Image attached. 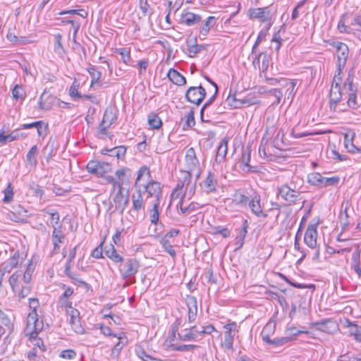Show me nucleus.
Segmentation results:
<instances>
[{
	"label": "nucleus",
	"instance_id": "18",
	"mask_svg": "<svg viewBox=\"0 0 361 361\" xmlns=\"http://www.w3.org/2000/svg\"><path fill=\"white\" fill-rule=\"evenodd\" d=\"M248 204L252 212L257 216L267 217V214L264 213L260 204V196L255 195L251 200H249Z\"/></svg>",
	"mask_w": 361,
	"mask_h": 361
},
{
	"label": "nucleus",
	"instance_id": "2",
	"mask_svg": "<svg viewBox=\"0 0 361 361\" xmlns=\"http://www.w3.org/2000/svg\"><path fill=\"white\" fill-rule=\"evenodd\" d=\"M300 194L301 192L295 185L291 186L287 183L279 188L277 193L278 196L290 204L295 203L300 199Z\"/></svg>",
	"mask_w": 361,
	"mask_h": 361
},
{
	"label": "nucleus",
	"instance_id": "39",
	"mask_svg": "<svg viewBox=\"0 0 361 361\" xmlns=\"http://www.w3.org/2000/svg\"><path fill=\"white\" fill-rule=\"evenodd\" d=\"M110 154H108L110 157H114L117 159L123 158L126 153V147L125 146L121 145L118 147H116L109 149Z\"/></svg>",
	"mask_w": 361,
	"mask_h": 361
},
{
	"label": "nucleus",
	"instance_id": "58",
	"mask_svg": "<svg viewBox=\"0 0 361 361\" xmlns=\"http://www.w3.org/2000/svg\"><path fill=\"white\" fill-rule=\"evenodd\" d=\"M42 124L38 125L36 128L37 130V134L39 137H44L47 134L48 130V124L44 123L42 121H39Z\"/></svg>",
	"mask_w": 361,
	"mask_h": 361
},
{
	"label": "nucleus",
	"instance_id": "54",
	"mask_svg": "<svg viewBox=\"0 0 361 361\" xmlns=\"http://www.w3.org/2000/svg\"><path fill=\"white\" fill-rule=\"evenodd\" d=\"M310 332L305 330H297L295 327H290L286 330V335L295 339V337L301 334H308Z\"/></svg>",
	"mask_w": 361,
	"mask_h": 361
},
{
	"label": "nucleus",
	"instance_id": "9",
	"mask_svg": "<svg viewBox=\"0 0 361 361\" xmlns=\"http://www.w3.org/2000/svg\"><path fill=\"white\" fill-rule=\"evenodd\" d=\"M331 45L336 49L337 66L345 67L349 55L348 45L341 42H334Z\"/></svg>",
	"mask_w": 361,
	"mask_h": 361
},
{
	"label": "nucleus",
	"instance_id": "25",
	"mask_svg": "<svg viewBox=\"0 0 361 361\" xmlns=\"http://www.w3.org/2000/svg\"><path fill=\"white\" fill-rule=\"evenodd\" d=\"M42 212L50 216V224L53 228L62 226L60 223V215L57 211L50 208H45L42 210Z\"/></svg>",
	"mask_w": 361,
	"mask_h": 361
},
{
	"label": "nucleus",
	"instance_id": "24",
	"mask_svg": "<svg viewBox=\"0 0 361 361\" xmlns=\"http://www.w3.org/2000/svg\"><path fill=\"white\" fill-rule=\"evenodd\" d=\"M284 82V87L286 88L285 95L288 99H290V102H292L296 93L295 86L297 85V80L286 79Z\"/></svg>",
	"mask_w": 361,
	"mask_h": 361
},
{
	"label": "nucleus",
	"instance_id": "37",
	"mask_svg": "<svg viewBox=\"0 0 361 361\" xmlns=\"http://www.w3.org/2000/svg\"><path fill=\"white\" fill-rule=\"evenodd\" d=\"M160 204V200H156L153 204L152 208L149 210L150 222L156 225L159 219V212L158 208Z\"/></svg>",
	"mask_w": 361,
	"mask_h": 361
},
{
	"label": "nucleus",
	"instance_id": "3",
	"mask_svg": "<svg viewBox=\"0 0 361 361\" xmlns=\"http://www.w3.org/2000/svg\"><path fill=\"white\" fill-rule=\"evenodd\" d=\"M206 97V90L200 85L196 87H190L185 94V99L197 106H199Z\"/></svg>",
	"mask_w": 361,
	"mask_h": 361
},
{
	"label": "nucleus",
	"instance_id": "56",
	"mask_svg": "<svg viewBox=\"0 0 361 361\" xmlns=\"http://www.w3.org/2000/svg\"><path fill=\"white\" fill-rule=\"evenodd\" d=\"M34 267L32 263H30L23 275V281L25 282V284H28L30 283Z\"/></svg>",
	"mask_w": 361,
	"mask_h": 361
},
{
	"label": "nucleus",
	"instance_id": "33",
	"mask_svg": "<svg viewBox=\"0 0 361 361\" xmlns=\"http://www.w3.org/2000/svg\"><path fill=\"white\" fill-rule=\"evenodd\" d=\"M37 152H38V148H37V145H34L30 148V149L27 153L26 161H27V164H29V166H30L31 167H36V166H37Z\"/></svg>",
	"mask_w": 361,
	"mask_h": 361
},
{
	"label": "nucleus",
	"instance_id": "29",
	"mask_svg": "<svg viewBox=\"0 0 361 361\" xmlns=\"http://www.w3.org/2000/svg\"><path fill=\"white\" fill-rule=\"evenodd\" d=\"M118 343L111 350V357L112 359H116L118 357L121 349L123 348L125 343L127 342V338L123 334V336L120 335L118 336Z\"/></svg>",
	"mask_w": 361,
	"mask_h": 361
},
{
	"label": "nucleus",
	"instance_id": "57",
	"mask_svg": "<svg viewBox=\"0 0 361 361\" xmlns=\"http://www.w3.org/2000/svg\"><path fill=\"white\" fill-rule=\"evenodd\" d=\"M30 188L33 192L34 195L38 197H42L44 195V191L42 190L41 186L35 182H32L30 184Z\"/></svg>",
	"mask_w": 361,
	"mask_h": 361
},
{
	"label": "nucleus",
	"instance_id": "20",
	"mask_svg": "<svg viewBox=\"0 0 361 361\" xmlns=\"http://www.w3.org/2000/svg\"><path fill=\"white\" fill-rule=\"evenodd\" d=\"M342 99V92L341 87H335L334 86H331L330 91V108L331 109H334L335 111L337 104Z\"/></svg>",
	"mask_w": 361,
	"mask_h": 361
},
{
	"label": "nucleus",
	"instance_id": "61",
	"mask_svg": "<svg viewBox=\"0 0 361 361\" xmlns=\"http://www.w3.org/2000/svg\"><path fill=\"white\" fill-rule=\"evenodd\" d=\"M269 92L273 95L274 97H276V104H280V102H281V99H282V97H283V92L281 89H278V88H273V89H271Z\"/></svg>",
	"mask_w": 361,
	"mask_h": 361
},
{
	"label": "nucleus",
	"instance_id": "7",
	"mask_svg": "<svg viewBox=\"0 0 361 361\" xmlns=\"http://www.w3.org/2000/svg\"><path fill=\"white\" fill-rule=\"evenodd\" d=\"M224 328L226 331L224 333V341L221 345L226 350H230L233 349L234 337L238 331V326L235 322H231L224 325Z\"/></svg>",
	"mask_w": 361,
	"mask_h": 361
},
{
	"label": "nucleus",
	"instance_id": "63",
	"mask_svg": "<svg viewBox=\"0 0 361 361\" xmlns=\"http://www.w3.org/2000/svg\"><path fill=\"white\" fill-rule=\"evenodd\" d=\"M139 7L144 16L149 15V5L147 2V0H140Z\"/></svg>",
	"mask_w": 361,
	"mask_h": 361
},
{
	"label": "nucleus",
	"instance_id": "53",
	"mask_svg": "<svg viewBox=\"0 0 361 361\" xmlns=\"http://www.w3.org/2000/svg\"><path fill=\"white\" fill-rule=\"evenodd\" d=\"M87 71L92 78L91 85L98 82L102 76L101 72L97 71L94 67H90L87 68Z\"/></svg>",
	"mask_w": 361,
	"mask_h": 361
},
{
	"label": "nucleus",
	"instance_id": "35",
	"mask_svg": "<svg viewBox=\"0 0 361 361\" xmlns=\"http://www.w3.org/2000/svg\"><path fill=\"white\" fill-rule=\"evenodd\" d=\"M115 53L121 56V61L124 64L129 65V62L131 60L130 48H117L115 49Z\"/></svg>",
	"mask_w": 361,
	"mask_h": 361
},
{
	"label": "nucleus",
	"instance_id": "8",
	"mask_svg": "<svg viewBox=\"0 0 361 361\" xmlns=\"http://www.w3.org/2000/svg\"><path fill=\"white\" fill-rule=\"evenodd\" d=\"M228 104L233 109H239L243 107H247L257 103V99L255 97L250 98H237V94H229L226 99Z\"/></svg>",
	"mask_w": 361,
	"mask_h": 361
},
{
	"label": "nucleus",
	"instance_id": "64",
	"mask_svg": "<svg viewBox=\"0 0 361 361\" xmlns=\"http://www.w3.org/2000/svg\"><path fill=\"white\" fill-rule=\"evenodd\" d=\"M275 324L272 322H268L263 328L261 334L271 335L274 332Z\"/></svg>",
	"mask_w": 361,
	"mask_h": 361
},
{
	"label": "nucleus",
	"instance_id": "62",
	"mask_svg": "<svg viewBox=\"0 0 361 361\" xmlns=\"http://www.w3.org/2000/svg\"><path fill=\"white\" fill-rule=\"evenodd\" d=\"M59 303L60 304L61 307L66 311L67 314L70 313L71 310H75L72 307V302L68 300H63V301L59 300Z\"/></svg>",
	"mask_w": 361,
	"mask_h": 361
},
{
	"label": "nucleus",
	"instance_id": "17",
	"mask_svg": "<svg viewBox=\"0 0 361 361\" xmlns=\"http://www.w3.org/2000/svg\"><path fill=\"white\" fill-rule=\"evenodd\" d=\"M133 211L139 214L144 211L145 204L141 190H136L135 192L132 195Z\"/></svg>",
	"mask_w": 361,
	"mask_h": 361
},
{
	"label": "nucleus",
	"instance_id": "21",
	"mask_svg": "<svg viewBox=\"0 0 361 361\" xmlns=\"http://www.w3.org/2000/svg\"><path fill=\"white\" fill-rule=\"evenodd\" d=\"M167 77L175 85L181 86L186 84L185 78L174 68H170Z\"/></svg>",
	"mask_w": 361,
	"mask_h": 361
},
{
	"label": "nucleus",
	"instance_id": "60",
	"mask_svg": "<svg viewBox=\"0 0 361 361\" xmlns=\"http://www.w3.org/2000/svg\"><path fill=\"white\" fill-rule=\"evenodd\" d=\"M195 124V121L194 111L190 110V111L186 116V121H185V126L188 128H191V127L194 126Z\"/></svg>",
	"mask_w": 361,
	"mask_h": 361
},
{
	"label": "nucleus",
	"instance_id": "49",
	"mask_svg": "<svg viewBox=\"0 0 361 361\" xmlns=\"http://www.w3.org/2000/svg\"><path fill=\"white\" fill-rule=\"evenodd\" d=\"M343 88L348 92V93L357 92V88L353 84V79L350 75L345 80Z\"/></svg>",
	"mask_w": 361,
	"mask_h": 361
},
{
	"label": "nucleus",
	"instance_id": "52",
	"mask_svg": "<svg viewBox=\"0 0 361 361\" xmlns=\"http://www.w3.org/2000/svg\"><path fill=\"white\" fill-rule=\"evenodd\" d=\"M339 180L340 178L338 176H333L330 178L323 177L322 188L336 185L339 183Z\"/></svg>",
	"mask_w": 361,
	"mask_h": 361
},
{
	"label": "nucleus",
	"instance_id": "1",
	"mask_svg": "<svg viewBox=\"0 0 361 361\" xmlns=\"http://www.w3.org/2000/svg\"><path fill=\"white\" fill-rule=\"evenodd\" d=\"M44 323L42 320L39 319L37 312H29L27 316L26 326L24 330L25 335L29 336L31 341L37 340V344L42 343L40 339H37L39 333L43 329Z\"/></svg>",
	"mask_w": 361,
	"mask_h": 361
},
{
	"label": "nucleus",
	"instance_id": "47",
	"mask_svg": "<svg viewBox=\"0 0 361 361\" xmlns=\"http://www.w3.org/2000/svg\"><path fill=\"white\" fill-rule=\"evenodd\" d=\"M61 228H62V226L54 228V230L52 232V235H51L52 241L63 242V240L64 239V235L62 233Z\"/></svg>",
	"mask_w": 361,
	"mask_h": 361
},
{
	"label": "nucleus",
	"instance_id": "38",
	"mask_svg": "<svg viewBox=\"0 0 361 361\" xmlns=\"http://www.w3.org/2000/svg\"><path fill=\"white\" fill-rule=\"evenodd\" d=\"M148 123L149 126L153 129H159L162 125L161 118L158 115L151 113L148 116Z\"/></svg>",
	"mask_w": 361,
	"mask_h": 361
},
{
	"label": "nucleus",
	"instance_id": "45",
	"mask_svg": "<svg viewBox=\"0 0 361 361\" xmlns=\"http://www.w3.org/2000/svg\"><path fill=\"white\" fill-rule=\"evenodd\" d=\"M344 68L345 67H339V66H336V71L335 75L333 78L331 86H334L335 87H341V84L342 82L341 74H342V71Z\"/></svg>",
	"mask_w": 361,
	"mask_h": 361
},
{
	"label": "nucleus",
	"instance_id": "6",
	"mask_svg": "<svg viewBox=\"0 0 361 361\" xmlns=\"http://www.w3.org/2000/svg\"><path fill=\"white\" fill-rule=\"evenodd\" d=\"M270 6L251 8L247 11V16L251 19H259L262 23H271L272 15Z\"/></svg>",
	"mask_w": 361,
	"mask_h": 361
},
{
	"label": "nucleus",
	"instance_id": "11",
	"mask_svg": "<svg viewBox=\"0 0 361 361\" xmlns=\"http://www.w3.org/2000/svg\"><path fill=\"white\" fill-rule=\"evenodd\" d=\"M68 315L70 317L69 324L72 329L77 334H84L85 329L81 325L80 312L78 310H71Z\"/></svg>",
	"mask_w": 361,
	"mask_h": 361
},
{
	"label": "nucleus",
	"instance_id": "13",
	"mask_svg": "<svg viewBox=\"0 0 361 361\" xmlns=\"http://www.w3.org/2000/svg\"><path fill=\"white\" fill-rule=\"evenodd\" d=\"M185 163L189 171L199 169L200 162L193 147H190L185 154Z\"/></svg>",
	"mask_w": 361,
	"mask_h": 361
},
{
	"label": "nucleus",
	"instance_id": "31",
	"mask_svg": "<svg viewBox=\"0 0 361 361\" xmlns=\"http://www.w3.org/2000/svg\"><path fill=\"white\" fill-rule=\"evenodd\" d=\"M104 253L109 258L116 263L123 262V257L117 253L116 250L113 245H111L109 247H105Z\"/></svg>",
	"mask_w": 361,
	"mask_h": 361
},
{
	"label": "nucleus",
	"instance_id": "4",
	"mask_svg": "<svg viewBox=\"0 0 361 361\" xmlns=\"http://www.w3.org/2000/svg\"><path fill=\"white\" fill-rule=\"evenodd\" d=\"M86 169L90 173L104 177L106 173L111 171V166L106 161L92 160L87 163Z\"/></svg>",
	"mask_w": 361,
	"mask_h": 361
},
{
	"label": "nucleus",
	"instance_id": "16",
	"mask_svg": "<svg viewBox=\"0 0 361 361\" xmlns=\"http://www.w3.org/2000/svg\"><path fill=\"white\" fill-rule=\"evenodd\" d=\"M145 191L149 196L154 197L156 200H161L162 197V190L160 183L157 181L152 180L145 186Z\"/></svg>",
	"mask_w": 361,
	"mask_h": 361
},
{
	"label": "nucleus",
	"instance_id": "34",
	"mask_svg": "<svg viewBox=\"0 0 361 361\" xmlns=\"http://www.w3.org/2000/svg\"><path fill=\"white\" fill-rule=\"evenodd\" d=\"M54 51L60 57H63L66 51L62 44V35L60 33L54 36Z\"/></svg>",
	"mask_w": 361,
	"mask_h": 361
},
{
	"label": "nucleus",
	"instance_id": "19",
	"mask_svg": "<svg viewBox=\"0 0 361 361\" xmlns=\"http://www.w3.org/2000/svg\"><path fill=\"white\" fill-rule=\"evenodd\" d=\"M204 185L207 193L216 191L217 180L215 174L212 171H208L207 176L204 180Z\"/></svg>",
	"mask_w": 361,
	"mask_h": 361
},
{
	"label": "nucleus",
	"instance_id": "55",
	"mask_svg": "<svg viewBox=\"0 0 361 361\" xmlns=\"http://www.w3.org/2000/svg\"><path fill=\"white\" fill-rule=\"evenodd\" d=\"M79 84L76 82H73L72 85L69 89V95L73 99H79L81 97V94L78 92Z\"/></svg>",
	"mask_w": 361,
	"mask_h": 361
},
{
	"label": "nucleus",
	"instance_id": "50",
	"mask_svg": "<svg viewBox=\"0 0 361 361\" xmlns=\"http://www.w3.org/2000/svg\"><path fill=\"white\" fill-rule=\"evenodd\" d=\"M4 197L3 199V202L4 203H9L13 200V192L11 184L9 183L7 187L4 190Z\"/></svg>",
	"mask_w": 361,
	"mask_h": 361
},
{
	"label": "nucleus",
	"instance_id": "30",
	"mask_svg": "<svg viewBox=\"0 0 361 361\" xmlns=\"http://www.w3.org/2000/svg\"><path fill=\"white\" fill-rule=\"evenodd\" d=\"M196 41V38L194 39V43L192 42V39H188L187 40V47L190 57H194L204 48V45L197 44Z\"/></svg>",
	"mask_w": 361,
	"mask_h": 361
},
{
	"label": "nucleus",
	"instance_id": "46",
	"mask_svg": "<svg viewBox=\"0 0 361 361\" xmlns=\"http://www.w3.org/2000/svg\"><path fill=\"white\" fill-rule=\"evenodd\" d=\"M178 205L182 214H189L197 209V204L194 202H191L187 207H183V198L180 200Z\"/></svg>",
	"mask_w": 361,
	"mask_h": 361
},
{
	"label": "nucleus",
	"instance_id": "41",
	"mask_svg": "<svg viewBox=\"0 0 361 361\" xmlns=\"http://www.w3.org/2000/svg\"><path fill=\"white\" fill-rule=\"evenodd\" d=\"M271 24H272V23H268L267 27L265 29L262 30L259 32L257 38L255 41V43L253 45V47H252V53L255 52L256 48L261 43V42L266 38L267 33H268V30H269L270 27L271 26Z\"/></svg>",
	"mask_w": 361,
	"mask_h": 361
},
{
	"label": "nucleus",
	"instance_id": "26",
	"mask_svg": "<svg viewBox=\"0 0 361 361\" xmlns=\"http://www.w3.org/2000/svg\"><path fill=\"white\" fill-rule=\"evenodd\" d=\"M250 161V147H247L245 152L243 153L240 161V168L243 171L246 172H252L253 167L249 164Z\"/></svg>",
	"mask_w": 361,
	"mask_h": 361
},
{
	"label": "nucleus",
	"instance_id": "48",
	"mask_svg": "<svg viewBox=\"0 0 361 361\" xmlns=\"http://www.w3.org/2000/svg\"><path fill=\"white\" fill-rule=\"evenodd\" d=\"M339 218L341 224V233L343 232L349 225L348 215L347 212V207L345 208L343 212H341Z\"/></svg>",
	"mask_w": 361,
	"mask_h": 361
},
{
	"label": "nucleus",
	"instance_id": "28",
	"mask_svg": "<svg viewBox=\"0 0 361 361\" xmlns=\"http://www.w3.org/2000/svg\"><path fill=\"white\" fill-rule=\"evenodd\" d=\"M117 119V116L111 107L106 109L101 123L111 126Z\"/></svg>",
	"mask_w": 361,
	"mask_h": 361
},
{
	"label": "nucleus",
	"instance_id": "36",
	"mask_svg": "<svg viewBox=\"0 0 361 361\" xmlns=\"http://www.w3.org/2000/svg\"><path fill=\"white\" fill-rule=\"evenodd\" d=\"M323 176L317 172L311 173L307 176V182L312 185L322 188Z\"/></svg>",
	"mask_w": 361,
	"mask_h": 361
},
{
	"label": "nucleus",
	"instance_id": "27",
	"mask_svg": "<svg viewBox=\"0 0 361 361\" xmlns=\"http://www.w3.org/2000/svg\"><path fill=\"white\" fill-rule=\"evenodd\" d=\"M192 171L188 169L187 171L183 172V178L182 185L180 183L178 184V187L183 188L185 185H186V190H189V192L190 194H194L195 190V183L190 185L191 177H192Z\"/></svg>",
	"mask_w": 361,
	"mask_h": 361
},
{
	"label": "nucleus",
	"instance_id": "5",
	"mask_svg": "<svg viewBox=\"0 0 361 361\" xmlns=\"http://www.w3.org/2000/svg\"><path fill=\"white\" fill-rule=\"evenodd\" d=\"M140 262L136 259L128 258L119 267V271L123 279L133 276L140 268Z\"/></svg>",
	"mask_w": 361,
	"mask_h": 361
},
{
	"label": "nucleus",
	"instance_id": "42",
	"mask_svg": "<svg viewBox=\"0 0 361 361\" xmlns=\"http://www.w3.org/2000/svg\"><path fill=\"white\" fill-rule=\"evenodd\" d=\"M12 97L16 100H22L25 97V92L22 86L19 85H15L11 90Z\"/></svg>",
	"mask_w": 361,
	"mask_h": 361
},
{
	"label": "nucleus",
	"instance_id": "23",
	"mask_svg": "<svg viewBox=\"0 0 361 361\" xmlns=\"http://www.w3.org/2000/svg\"><path fill=\"white\" fill-rule=\"evenodd\" d=\"M202 17L200 15L193 13L192 12H187L182 15L180 20L181 23L188 26H192L201 21Z\"/></svg>",
	"mask_w": 361,
	"mask_h": 361
},
{
	"label": "nucleus",
	"instance_id": "15",
	"mask_svg": "<svg viewBox=\"0 0 361 361\" xmlns=\"http://www.w3.org/2000/svg\"><path fill=\"white\" fill-rule=\"evenodd\" d=\"M344 327L348 329V334L353 336L355 340L357 342L361 343V326H358L355 322L350 321L348 319H345L343 323Z\"/></svg>",
	"mask_w": 361,
	"mask_h": 361
},
{
	"label": "nucleus",
	"instance_id": "14",
	"mask_svg": "<svg viewBox=\"0 0 361 361\" xmlns=\"http://www.w3.org/2000/svg\"><path fill=\"white\" fill-rule=\"evenodd\" d=\"M186 305L188 309V322L192 323L195 321L197 315V302L194 296H188L186 298Z\"/></svg>",
	"mask_w": 361,
	"mask_h": 361
},
{
	"label": "nucleus",
	"instance_id": "43",
	"mask_svg": "<svg viewBox=\"0 0 361 361\" xmlns=\"http://www.w3.org/2000/svg\"><path fill=\"white\" fill-rule=\"evenodd\" d=\"M214 23L215 17L209 16L205 23H204V25H202V27H201L200 35H202L204 37L207 36L210 30L211 26H212V24L214 25Z\"/></svg>",
	"mask_w": 361,
	"mask_h": 361
},
{
	"label": "nucleus",
	"instance_id": "44",
	"mask_svg": "<svg viewBox=\"0 0 361 361\" xmlns=\"http://www.w3.org/2000/svg\"><path fill=\"white\" fill-rule=\"evenodd\" d=\"M160 243L165 252L169 253L171 257H174L176 255V251L173 248L172 245L166 238H162Z\"/></svg>",
	"mask_w": 361,
	"mask_h": 361
},
{
	"label": "nucleus",
	"instance_id": "22",
	"mask_svg": "<svg viewBox=\"0 0 361 361\" xmlns=\"http://www.w3.org/2000/svg\"><path fill=\"white\" fill-rule=\"evenodd\" d=\"M227 150H228V140H227V138H224L220 142V144L218 147L217 151H216L215 162L217 164L221 163L224 160V159L226 156V154H227Z\"/></svg>",
	"mask_w": 361,
	"mask_h": 361
},
{
	"label": "nucleus",
	"instance_id": "51",
	"mask_svg": "<svg viewBox=\"0 0 361 361\" xmlns=\"http://www.w3.org/2000/svg\"><path fill=\"white\" fill-rule=\"evenodd\" d=\"M347 104L348 107L353 109H356L359 107V105L357 102V92L348 93Z\"/></svg>",
	"mask_w": 361,
	"mask_h": 361
},
{
	"label": "nucleus",
	"instance_id": "32",
	"mask_svg": "<svg viewBox=\"0 0 361 361\" xmlns=\"http://www.w3.org/2000/svg\"><path fill=\"white\" fill-rule=\"evenodd\" d=\"M196 326H192L189 329H185L183 334H178L180 338L184 341H191L197 340V334L195 333Z\"/></svg>",
	"mask_w": 361,
	"mask_h": 361
},
{
	"label": "nucleus",
	"instance_id": "59",
	"mask_svg": "<svg viewBox=\"0 0 361 361\" xmlns=\"http://www.w3.org/2000/svg\"><path fill=\"white\" fill-rule=\"evenodd\" d=\"M249 198L241 193H236L234 195V201L238 204L245 205L249 202Z\"/></svg>",
	"mask_w": 361,
	"mask_h": 361
},
{
	"label": "nucleus",
	"instance_id": "40",
	"mask_svg": "<svg viewBox=\"0 0 361 361\" xmlns=\"http://www.w3.org/2000/svg\"><path fill=\"white\" fill-rule=\"evenodd\" d=\"M54 149V141L49 140L47 145L43 149V153L45 155V159L47 161H49L53 156Z\"/></svg>",
	"mask_w": 361,
	"mask_h": 361
},
{
	"label": "nucleus",
	"instance_id": "12",
	"mask_svg": "<svg viewBox=\"0 0 361 361\" xmlns=\"http://www.w3.org/2000/svg\"><path fill=\"white\" fill-rule=\"evenodd\" d=\"M129 202L128 196L123 194L122 189L120 188L118 192L113 197V202L115 205L116 209L122 214L128 205Z\"/></svg>",
	"mask_w": 361,
	"mask_h": 361
},
{
	"label": "nucleus",
	"instance_id": "10",
	"mask_svg": "<svg viewBox=\"0 0 361 361\" xmlns=\"http://www.w3.org/2000/svg\"><path fill=\"white\" fill-rule=\"evenodd\" d=\"M318 224V222L315 224H310L305 233L304 241L305 244L312 249H315L317 247V227Z\"/></svg>",
	"mask_w": 361,
	"mask_h": 361
}]
</instances>
